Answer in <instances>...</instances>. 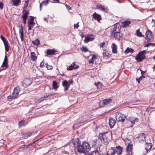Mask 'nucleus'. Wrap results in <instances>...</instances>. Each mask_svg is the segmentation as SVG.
Segmentation results:
<instances>
[{
  "mask_svg": "<svg viewBox=\"0 0 155 155\" xmlns=\"http://www.w3.org/2000/svg\"><path fill=\"white\" fill-rule=\"evenodd\" d=\"M77 146L78 152L81 153H85L91 148L90 145L87 142L84 141L81 143L79 140L77 142Z\"/></svg>",
  "mask_w": 155,
  "mask_h": 155,
  "instance_id": "f257e3e1",
  "label": "nucleus"
},
{
  "mask_svg": "<svg viewBox=\"0 0 155 155\" xmlns=\"http://www.w3.org/2000/svg\"><path fill=\"white\" fill-rule=\"evenodd\" d=\"M135 138L137 141L140 143H144L145 140V134L144 133H140L135 136Z\"/></svg>",
  "mask_w": 155,
  "mask_h": 155,
  "instance_id": "f03ea898",
  "label": "nucleus"
},
{
  "mask_svg": "<svg viewBox=\"0 0 155 155\" xmlns=\"http://www.w3.org/2000/svg\"><path fill=\"white\" fill-rule=\"evenodd\" d=\"M107 133V132H103L99 134L98 136V140H99V142L102 143L107 142H108L107 138H106V134Z\"/></svg>",
  "mask_w": 155,
  "mask_h": 155,
  "instance_id": "7ed1b4c3",
  "label": "nucleus"
},
{
  "mask_svg": "<svg viewBox=\"0 0 155 155\" xmlns=\"http://www.w3.org/2000/svg\"><path fill=\"white\" fill-rule=\"evenodd\" d=\"M145 50L139 52L137 55L135 59L138 62H141L145 58Z\"/></svg>",
  "mask_w": 155,
  "mask_h": 155,
  "instance_id": "20e7f679",
  "label": "nucleus"
},
{
  "mask_svg": "<svg viewBox=\"0 0 155 155\" xmlns=\"http://www.w3.org/2000/svg\"><path fill=\"white\" fill-rule=\"evenodd\" d=\"M126 117L125 115L122 114L120 113H117L116 114V119L118 122H124Z\"/></svg>",
  "mask_w": 155,
  "mask_h": 155,
  "instance_id": "39448f33",
  "label": "nucleus"
},
{
  "mask_svg": "<svg viewBox=\"0 0 155 155\" xmlns=\"http://www.w3.org/2000/svg\"><path fill=\"white\" fill-rule=\"evenodd\" d=\"M112 100L111 98L104 99L100 101L99 105L100 107H103L112 103Z\"/></svg>",
  "mask_w": 155,
  "mask_h": 155,
  "instance_id": "423d86ee",
  "label": "nucleus"
},
{
  "mask_svg": "<svg viewBox=\"0 0 155 155\" xmlns=\"http://www.w3.org/2000/svg\"><path fill=\"white\" fill-rule=\"evenodd\" d=\"M126 120L131 123L130 127H132L135 124V122L138 121V118H135L133 117H130L127 118Z\"/></svg>",
  "mask_w": 155,
  "mask_h": 155,
  "instance_id": "0eeeda50",
  "label": "nucleus"
},
{
  "mask_svg": "<svg viewBox=\"0 0 155 155\" xmlns=\"http://www.w3.org/2000/svg\"><path fill=\"white\" fill-rule=\"evenodd\" d=\"M153 38L152 32L150 30H148L146 31V40L148 41H150Z\"/></svg>",
  "mask_w": 155,
  "mask_h": 155,
  "instance_id": "6e6552de",
  "label": "nucleus"
},
{
  "mask_svg": "<svg viewBox=\"0 0 155 155\" xmlns=\"http://www.w3.org/2000/svg\"><path fill=\"white\" fill-rule=\"evenodd\" d=\"M97 8L99 10L106 12H108L109 10L107 7L105 5H97Z\"/></svg>",
  "mask_w": 155,
  "mask_h": 155,
  "instance_id": "1a4fd4ad",
  "label": "nucleus"
},
{
  "mask_svg": "<svg viewBox=\"0 0 155 155\" xmlns=\"http://www.w3.org/2000/svg\"><path fill=\"white\" fill-rule=\"evenodd\" d=\"M8 59L6 55H5V57L4 58V59L2 64L1 66V67L3 68L2 70H4L6 68H7L8 67Z\"/></svg>",
  "mask_w": 155,
  "mask_h": 155,
  "instance_id": "9d476101",
  "label": "nucleus"
},
{
  "mask_svg": "<svg viewBox=\"0 0 155 155\" xmlns=\"http://www.w3.org/2000/svg\"><path fill=\"white\" fill-rule=\"evenodd\" d=\"M116 151V153L117 155H120L123 151V148L120 146H116L114 147Z\"/></svg>",
  "mask_w": 155,
  "mask_h": 155,
  "instance_id": "9b49d317",
  "label": "nucleus"
},
{
  "mask_svg": "<svg viewBox=\"0 0 155 155\" xmlns=\"http://www.w3.org/2000/svg\"><path fill=\"white\" fill-rule=\"evenodd\" d=\"M133 145L129 143L126 148V151L127 152L128 155H132V149Z\"/></svg>",
  "mask_w": 155,
  "mask_h": 155,
  "instance_id": "f8f14e48",
  "label": "nucleus"
},
{
  "mask_svg": "<svg viewBox=\"0 0 155 155\" xmlns=\"http://www.w3.org/2000/svg\"><path fill=\"white\" fill-rule=\"evenodd\" d=\"M93 35H89L85 37V39L84 40V42L86 43H88L90 41L93 40L94 39Z\"/></svg>",
  "mask_w": 155,
  "mask_h": 155,
  "instance_id": "ddd939ff",
  "label": "nucleus"
},
{
  "mask_svg": "<svg viewBox=\"0 0 155 155\" xmlns=\"http://www.w3.org/2000/svg\"><path fill=\"white\" fill-rule=\"evenodd\" d=\"M92 16L94 19L97 20L98 22H99L102 19L101 16L100 15L97 14L96 12L93 14Z\"/></svg>",
  "mask_w": 155,
  "mask_h": 155,
  "instance_id": "4468645a",
  "label": "nucleus"
},
{
  "mask_svg": "<svg viewBox=\"0 0 155 155\" xmlns=\"http://www.w3.org/2000/svg\"><path fill=\"white\" fill-rule=\"evenodd\" d=\"M116 123L115 120L112 118H110L109 119V124L110 128H113L115 126Z\"/></svg>",
  "mask_w": 155,
  "mask_h": 155,
  "instance_id": "2eb2a0df",
  "label": "nucleus"
},
{
  "mask_svg": "<svg viewBox=\"0 0 155 155\" xmlns=\"http://www.w3.org/2000/svg\"><path fill=\"white\" fill-rule=\"evenodd\" d=\"M31 83V81L28 79H25L22 82V85L24 87H26L29 85Z\"/></svg>",
  "mask_w": 155,
  "mask_h": 155,
  "instance_id": "dca6fc26",
  "label": "nucleus"
},
{
  "mask_svg": "<svg viewBox=\"0 0 155 155\" xmlns=\"http://www.w3.org/2000/svg\"><path fill=\"white\" fill-rule=\"evenodd\" d=\"M57 52L54 49H47L46 52V53L48 55H55V53Z\"/></svg>",
  "mask_w": 155,
  "mask_h": 155,
  "instance_id": "f3484780",
  "label": "nucleus"
},
{
  "mask_svg": "<svg viewBox=\"0 0 155 155\" xmlns=\"http://www.w3.org/2000/svg\"><path fill=\"white\" fill-rule=\"evenodd\" d=\"M111 36L114 37L116 39L120 40V33L119 31L115 33H111Z\"/></svg>",
  "mask_w": 155,
  "mask_h": 155,
  "instance_id": "a211bd4d",
  "label": "nucleus"
},
{
  "mask_svg": "<svg viewBox=\"0 0 155 155\" xmlns=\"http://www.w3.org/2000/svg\"><path fill=\"white\" fill-rule=\"evenodd\" d=\"M62 85L64 87V90L65 91L68 90L70 87L69 84H68V82L66 80L62 82Z\"/></svg>",
  "mask_w": 155,
  "mask_h": 155,
  "instance_id": "6ab92c4d",
  "label": "nucleus"
},
{
  "mask_svg": "<svg viewBox=\"0 0 155 155\" xmlns=\"http://www.w3.org/2000/svg\"><path fill=\"white\" fill-rule=\"evenodd\" d=\"M18 96V94H16V93H15L14 92H13L12 94H11L7 97V98L8 99L13 100L16 98Z\"/></svg>",
  "mask_w": 155,
  "mask_h": 155,
  "instance_id": "aec40b11",
  "label": "nucleus"
},
{
  "mask_svg": "<svg viewBox=\"0 0 155 155\" xmlns=\"http://www.w3.org/2000/svg\"><path fill=\"white\" fill-rule=\"evenodd\" d=\"M19 34L20 35V37L21 39V41H22L23 38L24 34L23 31V28L22 25L21 24V27L19 29Z\"/></svg>",
  "mask_w": 155,
  "mask_h": 155,
  "instance_id": "412c9836",
  "label": "nucleus"
},
{
  "mask_svg": "<svg viewBox=\"0 0 155 155\" xmlns=\"http://www.w3.org/2000/svg\"><path fill=\"white\" fill-rule=\"evenodd\" d=\"M131 22L129 21H125L122 23L121 26L123 28H127L130 24Z\"/></svg>",
  "mask_w": 155,
  "mask_h": 155,
  "instance_id": "4be33fe9",
  "label": "nucleus"
},
{
  "mask_svg": "<svg viewBox=\"0 0 155 155\" xmlns=\"http://www.w3.org/2000/svg\"><path fill=\"white\" fill-rule=\"evenodd\" d=\"M112 53L114 54H116L117 52V46L114 43H113L111 46Z\"/></svg>",
  "mask_w": 155,
  "mask_h": 155,
  "instance_id": "5701e85b",
  "label": "nucleus"
},
{
  "mask_svg": "<svg viewBox=\"0 0 155 155\" xmlns=\"http://www.w3.org/2000/svg\"><path fill=\"white\" fill-rule=\"evenodd\" d=\"M140 71H141V74H142L141 76L139 78H136V80L139 83H140V81L142 80L143 78H145V77L143 76V74L145 72V71H143L141 70H140Z\"/></svg>",
  "mask_w": 155,
  "mask_h": 155,
  "instance_id": "b1692460",
  "label": "nucleus"
},
{
  "mask_svg": "<svg viewBox=\"0 0 155 155\" xmlns=\"http://www.w3.org/2000/svg\"><path fill=\"white\" fill-rule=\"evenodd\" d=\"M21 0H11L12 2V5L18 6L20 3Z\"/></svg>",
  "mask_w": 155,
  "mask_h": 155,
  "instance_id": "393cba45",
  "label": "nucleus"
},
{
  "mask_svg": "<svg viewBox=\"0 0 155 155\" xmlns=\"http://www.w3.org/2000/svg\"><path fill=\"white\" fill-rule=\"evenodd\" d=\"M28 31L31 30L35 25V23L34 22L29 21H28Z\"/></svg>",
  "mask_w": 155,
  "mask_h": 155,
  "instance_id": "a878e982",
  "label": "nucleus"
},
{
  "mask_svg": "<svg viewBox=\"0 0 155 155\" xmlns=\"http://www.w3.org/2000/svg\"><path fill=\"white\" fill-rule=\"evenodd\" d=\"M30 58L33 61H35L37 59V57L36 56L35 53L33 52L31 53Z\"/></svg>",
  "mask_w": 155,
  "mask_h": 155,
  "instance_id": "bb28decb",
  "label": "nucleus"
},
{
  "mask_svg": "<svg viewBox=\"0 0 155 155\" xmlns=\"http://www.w3.org/2000/svg\"><path fill=\"white\" fill-rule=\"evenodd\" d=\"M58 84L59 83H57L56 81H53L52 82L53 88L55 90H57L59 87V86L58 85Z\"/></svg>",
  "mask_w": 155,
  "mask_h": 155,
  "instance_id": "cd10ccee",
  "label": "nucleus"
},
{
  "mask_svg": "<svg viewBox=\"0 0 155 155\" xmlns=\"http://www.w3.org/2000/svg\"><path fill=\"white\" fill-rule=\"evenodd\" d=\"M152 147V145L151 143H148L146 142V151L147 152H148L150 150Z\"/></svg>",
  "mask_w": 155,
  "mask_h": 155,
  "instance_id": "c85d7f7f",
  "label": "nucleus"
},
{
  "mask_svg": "<svg viewBox=\"0 0 155 155\" xmlns=\"http://www.w3.org/2000/svg\"><path fill=\"white\" fill-rule=\"evenodd\" d=\"M96 58V56L95 55H93L92 56L91 58L89 60V63L90 64H91L93 65L94 63V60Z\"/></svg>",
  "mask_w": 155,
  "mask_h": 155,
  "instance_id": "c756f323",
  "label": "nucleus"
},
{
  "mask_svg": "<svg viewBox=\"0 0 155 155\" xmlns=\"http://www.w3.org/2000/svg\"><path fill=\"white\" fill-rule=\"evenodd\" d=\"M30 146V145H28L26 146L23 145L22 147L19 148L18 149V151L19 152H22L25 149H26L28 147Z\"/></svg>",
  "mask_w": 155,
  "mask_h": 155,
  "instance_id": "7c9ffc66",
  "label": "nucleus"
},
{
  "mask_svg": "<svg viewBox=\"0 0 155 155\" xmlns=\"http://www.w3.org/2000/svg\"><path fill=\"white\" fill-rule=\"evenodd\" d=\"M134 50L131 48L127 47L126 49L124 51V53L125 54H127L130 52L132 53L133 52Z\"/></svg>",
  "mask_w": 155,
  "mask_h": 155,
  "instance_id": "2f4dec72",
  "label": "nucleus"
},
{
  "mask_svg": "<svg viewBox=\"0 0 155 155\" xmlns=\"http://www.w3.org/2000/svg\"><path fill=\"white\" fill-rule=\"evenodd\" d=\"M5 45V49L6 52H8L9 51V46L8 43V41L4 43Z\"/></svg>",
  "mask_w": 155,
  "mask_h": 155,
  "instance_id": "473e14b6",
  "label": "nucleus"
},
{
  "mask_svg": "<svg viewBox=\"0 0 155 155\" xmlns=\"http://www.w3.org/2000/svg\"><path fill=\"white\" fill-rule=\"evenodd\" d=\"M48 3V0L43 1L42 3L40 4V10H41V9L42 5H46Z\"/></svg>",
  "mask_w": 155,
  "mask_h": 155,
  "instance_id": "72a5a7b5",
  "label": "nucleus"
},
{
  "mask_svg": "<svg viewBox=\"0 0 155 155\" xmlns=\"http://www.w3.org/2000/svg\"><path fill=\"white\" fill-rule=\"evenodd\" d=\"M20 91V89L19 87H15L14 89L13 92L15 93H16V94L18 95L19 92Z\"/></svg>",
  "mask_w": 155,
  "mask_h": 155,
  "instance_id": "f704fd0d",
  "label": "nucleus"
},
{
  "mask_svg": "<svg viewBox=\"0 0 155 155\" xmlns=\"http://www.w3.org/2000/svg\"><path fill=\"white\" fill-rule=\"evenodd\" d=\"M27 123V122L25 123V121L24 120H21L19 122V127H21L25 126Z\"/></svg>",
  "mask_w": 155,
  "mask_h": 155,
  "instance_id": "c9c22d12",
  "label": "nucleus"
},
{
  "mask_svg": "<svg viewBox=\"0 0 155 155\" xmlns=\"http://www.w3.org/2000/svg\"><path fill=\"white\" fill-rule=\"evenodd\" d=\"M103 58L105 59H108L110 57L109 54L106 52H103L102 53Z\"/></svg>",
  "mask_w": 155,
  "mask_h": 155,
  "instance_id": "e433bc0d",
  "label": "nucleus"
},
{
  "mask_svg": "<svg viewBox=\"0 0 155 155\" xmlns=\"http://www.w3.org/2000/svg\"><path fill=\"white\" fill-rule=\"evenodd\" d=\"M119 31L118 27H117L116 26H114L113 30L111 33H115Z\"/></svg>",
  "mask_w": 155,
  "mask_h": 155,
  "instance_id": "4c0bfd02",
  "label": "nucleus"
},
{
  "mask_svg": "<svg viewBox=\"0 0 155 155\" xmlns=\"http://www.w3.org/2000/svg\"><path fill=\"white\" fill-rule=\"evenodd\" d=\"M33 43L35 45H38L40 44V41L38 39L32 41Z\"/></svg>",
  "mask_w": 155,
  "mask_h": 155,
  "instance_id": "58836bf2",
  "label": "nucleus"
},
{
  "mask_svg": "<svg viewBox=\"0 0 155 155\" xmlns=\"http://www.w3.org/2000/svg\"><path fill=\"white\" fill-rule=\"evenodd\" d=\"M91 155H101L97 150H94L91 152Z\"/></svg>",
  "mask_w": 155,
  "mask_h": 155,
  "instance_id": "ea45409f",
  "label": "nucleus"
},
{
  "mask_svg": "<svg viewBox=\"0 0 155 155\" xmlns=\"http://www.w3.org/2000/svg\"><path fill=\"white\" fill-rule=\"evenodd\" d=\"M28 0H27V1H25V3L24 4V7H23V10L24 11L26 10V9L28 5Z\"/></svg>",
  "mask_w": 155,
  "mask_h": 155,
  "instance_id": "a19ab883",
  "label": "nucleus"
},
{
  "mask_svg": "<svg viewBox=\"0 0 155 155\" xmlns=\"http://www.w3.org/2000/svg\"><path fill=\"white\" fill-rule=\"evenodd\" d=\"M136 35L138 36L139 37H142L143 35L139 31V29L136 31Z\"/></svg>",
  "mask_w": 155,
  "mask_h": 155,
  "instance_id": "79ce46f5",
  "label": "nucleus"
},
{
  "mask_svg": "<svg viewBox=\"0 0 155 155\" xmlns=\"http://www.w3.org/2000/svg\"><path fill=\"white\" fill-rule=\"evenodd\" d=\"M96 86L97 87V88L99 89L103 87L102 83L100 82H98L97 83V84H96Z\"/></svg>",
  "mask_w": 155,
  "mask_h": 155,
  "instance_id": "37998d69",
  "label": "nucleus"
},
{
  "mask_svg": "<svg viewBox=\"0 0 155 155\" xmlns=\"http://www.w3.org/2000/svg\"><path fill=\"white\" fill-rule=\"evenodd\" d=\"M74 65V63H73L71 65L69 66L67 68V70H72L73 69V66Z\"/></svg>",
  "mask_w": 155,
  "mask_h": 155,
  "instance_id": "c03bdc74",
  "label": "nucleus"
},
{
  "mask_svg": "<svg viewBox=\"0 0 155 155\" xmlns=\"http://www.w3.org/2000/svg\"><path fill=\"white\" fill-rule=\"evenodd\" d=\"M81 50L83 52H86L87 51H88V49L86 47H82L81 48Z\"/></svg>",
  "mask_w": 155,
  "mask_h": 155,
  "instance_id": "a18cd8bd",
  "label": "nucleus"
},
{
  "mask_svg": "<svg viewBox=\"0 0 155 155\" xmlns=\"http://www.w3.org/2000/svg\"><path fill=\"white\" fill-rule=\"evenodd\" d=\"M29 12L28 11H26L23 14V15L21 17L25 18H27L28 15H29Z\"/></svg>",
  "mask_w": 155,
  "mask_h": 155,
  "instance_id": "49530a36",
  "label": "nucleus"
},
{
  "mask_svg": "<svg viewBox=\"0 0 155 155\" xmlns=\"http://www.w3.org/2000/svg\"><path fill=\"white\" fill-rule=\"evenodd\" d=\"M31 132H28L27 133H23L22 134V135L24 136V137H27L28 136H29L31 134Z\"/></svg>",
  "mask_w": 155,
  "mask_h": 155,
  "instance_id": "de8ad7c7",
  "label": "nucleus"
},
{
  "mask_svg": "<svg viewBox=\"0 0 155 155\" xmlns=\"http://www.w3.org/2000/svg\"><path fill=\"white\" fill-rule=\"evenodd\" d=\"M45 66L47 68L48 70H51L53 68V67L51 65L48 64L47 63L45 65Z\"/></svg>",
  "mask_w": 155,
  "mask_h": 155,
  "instance_id": "09e8293b",
  "label": "nucleus"
},
{
  "mask_svg": "<svg viewBox=\"0 0 155 155\" xmlns=\"http://www.w3.org/2000/svg\"><path fill=\"white\" fill-rule=\"evenodd\" d=\"M154 47L155 46V44L154 43H149L146 44V47Z\"/></svg>",
  "mask_w": 155,
  "mask_h": 155,
  "instance_id": "8fccbe9b",
  "label": "nucleus"
},
{
  "mask_svg": "<svg viewBox=\"0 0 155 155\" xmlns=\"http://www.w3.org/2000/svg\"><path fill=\"white\" fill-rule=\"evenodd\" d=\"M0 37L1 39L3 41L4 43H5V42L8 41L7 40H6L5 38V37H3L2 35H1L0 36Z\"/></svg>",
  "mask_w": 155,
  "mask_h": 155,
  "instance_id": "3c124183",
  "label": "nucleus"
},
{
  "mask_svg": "<svg viewBox=\"0 0 155 155\" xmlns=\"http://www.w3.org/2000/svg\"><path fill=\"white\" fill-rule=\"evenodd\" d=\"M105 42L104 41H103V42L101 43L100 44V47L101 48H103L104 46L105 45Z\"/></svg>",
  "mask_w": 155,
  "mask_h": 155,
  "instance_id": "603ef678",
  "label": "nucleus"
},
{
  "mask_svg": "<svg viewBox=\"0 0 155 155\" xmlns=\"http://www.w3.org/2000/svg\"><path fill=\"white\" fill-rule=\"evenodd\" d=\"M44 61H41L40 64V67L41 68H43L44 67Z\"/></svg>",
  "mask_w": 155,
  "mask_h": 155,
  "instance_id": "864d4df0",
  "label": "nucleus"
},
{
  "mask_svg": "<svg viewBox=\"0 0 155 155\" xmlns=\"http://www.w3.org/2000/svg\"><path fill=\"white\" fill-rule=\"evenodd\" d=\"M79 66L78 65H76L75 63H74V65L73 66V69H78L79 68Z\"/></svg>",
  "mask_w": 155,
  "mask_h": 155,
  "instance_id": "5fc2aeb1",
  "label": "nucleus"
},
{
  "mask_svg": "<svg viewBox=\"0 0 155 155\" xmlns=\"http://www.w3.org/2000/svg\"><path fill=\"white\" fill-rule=\"evenodd\" d=\"M34 17L31 16H30V21H29L34 22Z\"/></svg>",
  "mask_w": 155,
  "mask_h": 155,
  "instance_id": "6e6d98bb",
  "label": "nucleus"
},
{
  "mask_svg": "<svg viewBox=\"0 0 155 155\" xmlns=\"http://www.w3.org/2000/svg\"><path fill=\"white\" fill-rule=\"evenodd\" d=\"M65 6L67 8V9L68 10H70L71 8V7L69 5H68L67 4L65 5Z\"/></svg>",
  "mask_w": 155,
  "mask_h": 155,
  "instance_id": "4d7b16f0",
  "label": "nucleus"
},
{
  "mask_svg": "<svg viewBox=\"0 0 155 155\" xmlns=\"http://www.w3.org/2000/svg\"><path fill=\"white\" fill-rule=\"evenodd\" d=\"M73 81L72 80H70L68 81V84H69V86H70V84H73Z\"/></svg>",
  "mask_w": 155,
  "mask_h": 155,
  "instance_id": "13d9d810",
  "label": "nucleus"
},
{
  "mask_svg": "<svg viewBox=\"0 0 155 155\" xmlns=\"http://www.w3.org/2000/svg\"><path fill=\"white\" fill-rule=\"evenodd\" d=\"M78 23L77 24H74V28H77L79 27V25H78Z\"/></svg>",
  "mask_w": 155,
  "mask_h": 155,
  "instance_id": "bf43d9fd",
  "label": "nucleus"
},
{
  "mask_svg": "<svg viewBox=\"0 0 155 155\" xmlns=\"http://www.w3.org/2000/svg\"><path fill=\"white\" fill-rule=\"evenodd\" d=\"M3 3L0 2V9L1 10L3 8Z\"/></svg>",
  "mask_w": 155,
  "mask_h": 155,
  "instance_id": "052dcab7",
  "label": "nucleus"
},
{
  "mask_svg": "<svg viewBox=\"0 0 155 155\" xmlns=\"http://www.w3.org/2000/svg\"><path fill=\"white\" fill-rule=\"evenodd\" d=\"M49 95V94H47L46 93L45 95L44 96V97L45 98V97H48Z\"/></svg>",
  "mask_w": 155,
  "mask_h": 155,
  "instance_id": "680f3d73",
  "label": "nucleus"
},
{
  "mask_svg": "<svg viewBox=\"0 0 155 155\" xmlns=\"http://www.w3.org/2000/svg\"><path fill=\"white\" fill-rule=\"evenodd\" d=\"M80 36L82 38H83L84 37V35L83 33L82 32L80 34Z\"/></svg>",
  "mask_w": 155,
  "mask_h": 155,
  "instance_id": "e2e57ef3",
  "label": "nucleus"
},
{
  "mask_svg": "<svg viewBox=\"0 0 155 155\" xmlns=\"http://www.w3.org/2000/svg\"><path fill=\"white\" fill-rule=\"evenodd\" d=\"M21 18L23 19V21H26L27 18L23 17H21Z\"/></svg>",
  "mask_w": 155,
  "mask_h": 155,
  "instance_id": "0e129e2a",
  "label": "nucleus"
},
{
  "mask_svg": "<svg viewBox=\"0 0 155 155\" xmlns=\"http://www.w3.org/2000/svg\"><path fill=\"white\" fill-rule=\"evenodd\" d=\"M53 1L56 2H57L58 3L59 2V0H52Z\"/></svg>",
  "mask_w": 155,
  "mask_h": 155,
  "instance_id": "69168bd1",
  "label": "nucleus"
},
{
  "mask_svg": "<svg viewBox=\"0 0 155 155\" xmlns=\"http://www.w3.org/2000/svg\"><path fill=\"white\" fill-rule=\"evenodd\" d=\"M152 23H154L155 24V20L152 19Z\"/></svg>",
  "mask_w": 155,
  "mask_h": 155,
  "instance_id": "338daca9",
  "label": "nucleus"
},
{
  "mask_svg": "<svg viewBox=\"0 0 155 155\" xmlns=\"http://www.w3.org/2000/svg\"><path fill=\"white\" fill-rule=\"evenodd\" d=\"M85 155H91V154H90V153H88V154H86Z\"/></svg>",
  "mask_w": 155,
  "mask_h": 155,
  "instance_id": "774afa93",
  "label": "nucleus"
}]
</instances>
